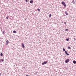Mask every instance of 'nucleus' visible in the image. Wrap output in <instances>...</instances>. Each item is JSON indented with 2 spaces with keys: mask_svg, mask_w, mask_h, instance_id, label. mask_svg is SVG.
<instances>
[{
  "mask_svg": "<svg viewBox=\"0 0 76 76\" xmlns=\"http://www.w3.org/2000/svg\"><path fill=\"white\" fill-rule=\"evenodd\" d=\"M1 61H3V59H2L1 60Z\"/></svg>",
  "mask_w": 76,
  "mask_h": 76,
  "instance_id": "4be33fe9",
  "label": "nucleus"
},
{
  "mask_svg": "<svg viewBox=\"0 0 76 76\" xmlns=\"http://www.w3.org/2000/svg\"><path fill=\"white\" fill-rule=\"evenodd\" d=\"M75 41L76 40V39H75V38H74Z\"/></svg>",
  "mask_w": 76,
  "mask_h": 76,
  "instance_id": "393cba45",
  "label": "nucleus"
},
{
  "mask_svg": "<svg viewBox=\"0 0 76 76\" xmlns=\"http://www.w3.org/2000/svg\"><path fill=\"white\" fill-rule=\"evenodd\" d=\"M25 1L26 3L28 2V0H25Z\"/></svg>",
  "mask_w": 76,
  "mask_h": 76,
  "instance_id": "6ab92c4d",
  "label": "nucleus"
},
{
  "mask_svg": "<svg viewBox=\"0 0 76 76\" xmlns=\"http://www.w3.org/2000/svg\"><path fill=\"white\" fill-rule=\"evenodd\" d=\"M7 19H9V17L7 16L6 17Z\"/></svg>",
  "mask_w": 76,
  "mask_h": 76,
  "instance_id": "aec40b11",
  "label": "nucleus"
},
{
  "mask_svg": "<svg viewBox=\"0 0 76 76\" xmlns=\"http://www.w3.org/2000/svg\"><path fill=\"white\" fill-rule=\"evenodd\" d=\"M21 45H22L23 48H25V46H24V44H23V43H22Z\"/></svg>",
  "mask_w": 76,
  "mask_h": 76,
  "instance_id": "20e7f679",
  "label": "nucleus"
},
{
  "mask_svg": "<svg viewBox=\"0 0 76 76\" xmlns=\"http://www.w3.org/2000/svg\"><path fill=\"white\" fill-rule=\"evenodd\" d=\"M65 13L66 14V15H68V13L67 12V11H65Z\"/></svg>",
  "mask_w": 76,
  "mask_h": 76,
  "instance_id": "0eeeda50",
  "label": "nucleus"
},
{
  "mask_svg": "<svg viewBox=\"0 0 76 76\" xmlns=\"http://www.w3.org/2000/svg\"><path fill=\"white\" fill-rule=\"evenodd\" d=\"M63 51H65V49H64V48H63Z\"/></svg>",
  "mask_w": 76,
  "mask_h": 76,
  "instance_id": "f3484780",
  "label": "nucleus"
},
{
  "mask_svg": "<svg viewBox=\"0 0 76 76\" xmlns=\"http://www.w3.org/2000/svg\"><path fill=\"white\" fill-rule=\"evenodd\" d=\"M66 40L67 41H69V38H68V39H66Z\"/></svg>",
  "mask_w": 76,
  "mask_h": 76,
  "instance_id": "9b49d317",
  "label": "nucleus"
},
{
  "mask_svg": "<svg viewBox=\"0 0 76 76\" xmlns=\"http://www.w3.org/2000/svg\"><path fill=\"white\" fill-rule=\"evenodd\" d=\"M4 32L5 31H3V34H4Z\"/></svg>",
  "mask_w": 76,
  "mask_h": 76,
  "instance_id": "a211bd4d",
  "label": "nucleus"
},
{
  "mask_svg": "<svg viewBox=\"0 0 76 76\" xmlns=\"http://www.w3.org/2000/svg\"><path fill=\"white\" fill-rule=\"evenodd\" d=\"M36 74H37V72L36 73Z\"/></svg>",
  "mask_w": 76,
  "mask_h": 76,
  "instance_id": "cd10ccee",
  "label": "nucleus"
},
{
  "mask_svg": "<svg viewBox=\"0 0 76 76\" xmlns=\"http://www.w3.org/2000/svg\"><path fill=\"white\" fill-rule=\"evenodd\" d=\"M65 54H66V55H67V56H69V54H68L67 53V52L65 51Z\"/></svg>",
  "mask_w": 76,
  "mask_h": 76,
  "instance_id": "423d86ee",
  "label": "nucleus"
},
{
  "mask_svg": "<svg viewBox=\"0 0 76 76\" xmlns=\"http://www.w3.org/2000/svg\"><path fill=\"white\" fill-rule=\"evenodd\" d=\"M0 62H1V61H0Z\"/></svg>",
  "mask_w": 76,
  "mask_h": 76,
  "instance_id": "bb28decb",
  "label": "nucleus"
},
{
  "mask_svg": "<svg viewBox=\"0 0 76 76\" xmlns=\"http://www.w3.org/2000/svg\"><path fill=\"white\" fill-rule=\"evenodd\" d=\"M9 44V41L8 40H7L6 41V45H8Z\"/></svg>",
  "mask_w": 76,
  "mask_h": 76,
  "instance_id": "39448f33",
  "label": "nucleus"
},
{
  "mask_svg": "<svg viewBox=\"0 0 76 76\" xmlns=\"http://www.w3.org/2000/svg\"><path fill=\"white\" fill-rule=\"evenodd\" d=\"M62 4H63L64 6V7H66V3L64 1H62L61 2Z\"/></svg>",
  "mask_w": 76,
  "mask_h": 76,
  "instance_id": "f257e3e1",
  "label": "nucleus"
},
{
  "mask_svg": "<svg viewBox=\"0 0 76 76\" xmlns=\"http://www.w3.org/2000/svg\"><path fill=\"white\" fill-rule=\"evenodd\" d=\"M65 31H68V29H66Z\"/></svg>",
  "mask_w": 76,
  "mask_h": 76,
  "instance_id": "412c9836",
  "label": "nucleus"
},
{
  "mask_svg": "<svg viewBox=\"0 0 76 76\" xmlns=\"http://www.w3.org/2000/svg\"><path fill=\"white\" fill-rule=\"evenodd\" d=\"M26 76H29V75H26Z\"/></svg>",
  "mask_w": 76,
  "mask_h": 76,
  "instance_id": "5701e85b",
  "label": "nucleus"
},
{
  "mask_svg": "<svg viewBox=\"0 0 76 76\" xmlns=\"http://www.w3.org/2000/svg\"><path fill=\"white\" fill-rule=\"evenodd\" d=\"M68 49H70L71 48H70V47L69 46L68 48Z\"/></svg>",
  "mask_w": 76,
  "mask_h": 76,
  "instance_id": "dca6fc26",
  "label": "nucleus"
},
{
  "mask_svg": "<svg viewBox=\"0 0 76 76\" xmlns=\"http://www.w3.org/2000/svg\"><path fill=\"white\" fill-rule=\"evenodd\" d=\"M72 3L73 4H75V1H74V0H73Z\"/></svg>",
  "mask_w": 76,
  "mask_h": 76,
  "instance_id": "1a4fd4ad",
  "label": "nucleus"
},
{
  "mask_svg": "<svg viewBox=\"0 0 76 76\" xmlns=\"http://www.w3.org/2000/svg\"><path fill=\"white\" fill-rule=\"evenodd\" d=\"M33 3V0H31L30 1V3Z\"/></svg>",
  "mask_w": 76,
  "mask_h": 76,
  "instance_id": "6e6552de",
  "label": "nucleus"
},
{
  "mask_svg": "<svg viewBox=\"0 0 76 76\" xmlns=\"http://www.w3.org/2000/svg\"><path fill=\"white\" fill-rule=\"evenodd\" d=\"M69 61H70V60L69 59H67L65 61V62L66 63H68Z\"/></svg>",
  "mask_w": 76,
  "mask_h": 76,
  "instance_id": "f03ea898",
  "label": "nucleus"
},
{
  "mask_svg": "<svg viewBox=\"0 0 76 76\" xmlns=\"http://www.w3.org/2000/svg\"><path fill=\"white\" fill-rule=\"evenodd\" d=\"M64 24H66V23L64 22Z\"/></svg>",
  "mask_w": 76,
  "mask_h": 76,
  "instance_id": "b1692460",
  "label": "nucleus"
},
{
  "mask_svg": "<svg viewBox=\"0 0 76 76\" xmlns=\"http://www.w3.org/2000/svg\"><path fill=\"white\" fill-rule=\"evenodd\" d=\"M37 11H38V12H40V9L39 8H38Z\"/></svg>",
  "mask_w": 76,
  "mask_h": 76,
  "instance_id": "ddd939ff",
  "label": "nucleus"
},
{
  "mask_svg": "<svg viewBox=\"0 0 76 76\" xmlns=\"http://www.w3.org/2000/svg\"><path fill=\"white\" fill-rule=\"evenodd\" d=\"M73 63L74 64H76V61H73Z\"/></svg>",
  "mask_w": 76,
  "mask_h": 76,
  "instance_id": "f8f14e48",
  "label": "nucleus"
},
{
  "mask_svg": "<svg viewBox=\"0 0 76 76\" xmlns=\"http://www.w3.org/2000/svg\"><path fill=\"white\" fill-rule=\"evenodd\" d=\"M51 16V14H50L49 16V18H50Z\"/></svg>",
  "mask_w": 76,
  "mask_h": 76,
  "instance_id": "2eb2a0df",
  "label": "nucleus"
},
{
  "mask_svg": "<svg viewBox=\"0 0 76 76\" xmlns=\"http://www.w3.org/2000/svg\"><path fill=\"white\" fill-rule=\"evenodd\" d=\"M1 56H3V53H1L0 54Z\"/></svg>",
  "mask_w": 76,
  "mask_h": 76,
  "instance_id": "4468645a",
  "label": "nucleus"
},
{
  "mask_svg": "<svg viewBox=\"0 0 76 76\" xmlns=\"http://www.w3.org/2000/svg\"><path fill=\"white\" fill-rule=\"evenodd\" d=\"M47 63V61H45L44 62L42 63V65H44V64H46Z\"/></svg>",
  "mask_w": 76,
  "mask_h": 76,
  "instance_id": "7ed1b4c3",
  "label": "nucleus"
},
{
  "mask_svg": "<svg viewBox=\"0 0 76 76\" xmlns=\"http://www.w3.org/2000/svg\"><path fill=\"white\" fill-rule=\"evenodd\" d=\"M13 33H14V34H16L17 33V32L15 31H13Z\"/></svg>",
  "mask_w": 76,
  "mask_h": 76,
  "instance_id": "9d476101",
  "label": "nucleus"
},
{
  "mask_svg": "<svg viewBox=\"0 0 76 76\" xmlns=\"http://www.w3.org/2000/svg\"><path fill=\"white\" fill-rule=\"evenodd\" d=\"M1 75V73H0V76Z\"/></svg>",
  "mask_w": 76,
  "mask_h": 76,
  "instance_id": "a878e982",
  "label": "nucleus"
}]
</instances>
